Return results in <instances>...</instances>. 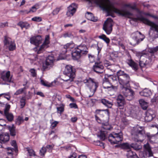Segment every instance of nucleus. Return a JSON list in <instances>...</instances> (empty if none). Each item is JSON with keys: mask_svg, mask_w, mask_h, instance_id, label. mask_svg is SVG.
<instances>
[{"mask_svg": "<svg viewBox=\"0 0 158 158\" xmlns=\"http://www.w3.org/2000/svg\"><path fill=\"white\" fill-rule=\"evenodd\" d=\"M27 149L29 156H34L35 158H40L39 156H37L36 155L35 152L33 149L29 148H27Z\"/></svg>", "mask_w": 158, "mask_h": 158, "instance_id": "31", "label": "nucleus"}, {"mask_svg": "<svg viewBox=\"0 0 158 158\" xmlns=\"http://www.w3.org/2000/svg\"><path fill=\"white\" fill-rule=\"evenodd\" d=\"M17 25L20 27L22 29L23 28L27 29L30 27V24L27 23L22 21H20L17 24Z\"/></svg>", "mask_w": 158, "mask_h": 158, "instance_id": "29", "label": "nucleus"}, {"mask_svg": "<svg viewBox=\"0 0 158 158\" xmlns=\"http://www.w3.org/2000/svg\"><path fill=\"white\" fill-rule=\"evenodd\" d=\"M54 147V145H47L45 148H46V150H48V151L49 152H52L53 148Z\"/></svg>", "mask_w": 158, "mask_h": 158, "instance_id": "54", "label": "nucleus"}, {"mask_svg": "<svg viewBox=\"0 0 158 158\" xmlns=\"http://www.w3.org/2000/svg\"><path fill=\"white\" fill-rule=\"evenodd\" d=\"M155 117V115L153 114L152 111L151 110H148L146 113L145 117V120L147 122L152 121Z\"/></svg>", "mask_w": 158, "mask_h": 158, "instance_id": "19", "label": "nucleus"}, {"mask_svg": "<svg viewBox=\"0 0 158 158\" xmlns=\"http://www.w3.org/2000/svg\"><path fill=\"white\" fill-rule=\"evenodd\" d=\"M32 20L34 21L39 22L41 20V19L40 17H35L32 18Z\"/></svg>", "mask_w": 158, "mask_h": 158, "instance_id": "61", "label": "nucleus"}, {"mask_svg": "<svg viewBox=\"0 0 158 158\" xmlns=\"http://www.w3.org/2000/svg\"><path fill=\"white\" fill-rule=\"evenodd\" d=\"M76 69L73 68V67L71 65H67L65 67L64 70V74L68 77L69 79L65 80V81H67L70 80L71 81H73V79L75 78L76 76L75 73Z\"/></svg>", "mask_w": 158, "mask_h": 158, "instance_id": "5", "label": "nucleus"}, {"mask_svg": "<svg viewBox=\"0 0 158 158\" xmlns=\"http://www.w3.org/2000/svg\"><path fill=\"white\" fill-rule=\"evenodd\" d=\"M143 59L145 62L147 68L150 67L152 65V62L151 57H145Z\"/></svg>", "mask_w": 158, "mask_h": 158, "instance_id": "32", "label": "nucleus"}, {"mask_svg": "<svg viewBox=\"0 0 158 158\" xmlns=\"http://www.w3.org/2000/svg\"><path fill=\"white\" fill-rule=\"evenodd\" d=\"M146 135L148 139L150 141H151L152 139H155V135H151L149 133H147Z\"/></svg>", "mask_w": 158, "mask_h": 158, "instance_id": "52", "label": "nucleus"}, {"mask_svg": "<svg viewBox=\"0 0 158 158\" xmlns=\"http://www.w3.org/2000/svg\"><path fill=\"white\" fill-rule=\"evenodd\" d=\"M7 151V154L8 155H11L12 156L13 155V152L14 151V149L10 147H8L6 148Z\"/></svg>", "mask_w": 158, "mask_h": 158, "instance_id": "51", "label": "nucleus"}, {"mask_svg": "<svg viewBox=\"0 0 158 158\" xmlns=\"http://www.w3.org/2000/svg\"><path fill=\"white\" fill-rule=\"evenodd\" d=\"M13 41L10 38L8 37L7 36H4V44L5 45H8L11 44L12 42H13Z\"/></svg>", "mask_w": 158, "mask_h": 158, "instance_id": "38", "label": "nucleus"}, {"mask_svg": "<svg viewBox=\"0 0 158 158\" xmlns=\"http://www.w3.org/2000/svg\"><path fill=\"white\" fill-rule=\"evenodd\" d=\"M131 148H132L136 150H139L142 148V147L140 145L136 143H131Z\"/></svg>", "mask_w": 158, "mask_h": 158, "instance_id": "36", "label": "nucleus"}, {"mask_svg": "<svg viewBox=\"0 0 158 158\" xmlns=\"http://www.w3.org/2000/svg\"><path fill=\"white\" fill-rule=\"evenodd\" d=\"M103 87L104 89H109L112 88L114 89V86L109 81L108 79L105 77L102 83Z\"/></svg>", "mask_w": 158, "mask_h": 158, "instance_id": "24", "label": "nucleus"}, {"mask_svg": "<svg viewBox=\"0 0 158 158\" xmlns=\"http://www.w3.org/2000/svg\"><path fill=\"white\" fill-rule=\"evenodd\" d=\"M111 19L110 18L107 19L103 25V29L107 35L110 34L112 30L113 24Z\"/></svg>", "mask_w": 158, "mask_h": 158, "instance_id": "8", "label": "nucleus"}, {"mask_svg": "<svg viewBox=\"0 0 158 158\" xmlns=\"http://www.w3.org/2000/svg\"><path fill=\"white\" fill-rule=\"evenodd\" d=\"M109 77L113 81H117V77L115 75H110Z\"/></svg>", "mask_w": 158, "mask_h": 158, "instance_id": "62", "label": "nucleus"}, {"mask_svg": "<svg viewBox=\"0 0 158 158\" xmlns=\"http://www.w3.org/2000/svg\"><path fill=\"white\" fill-rule=\"evenodd\" d=\"M107 132L105 131H102V129L100 131V134L98 136L100 138L103 140H104L106 136V133Z\"/></svg>", "mask_w": 158, "mask_h": 158, "instance_id": "37", "label": "nucleus"}, {"mask_svg": "<svg viewBox=\"0 0 158 158\" xmlns=\"http://www.w3.org/2000/svg\"><path fill=\"white\" fill-rule=\"evenodd\" d=\"M95 113L96 115L101 118H102L106 116H109L110 114L108 109L103 110H97L95 111Z\"/></svg>", "mask_w": 158, "mask_h": 158, "instance_id": "16", "label": "nucleus"}, {"mask_svg": "<svg viewBox=\"0 0 158 158\" xmlns=\"http://www.w3.org/2000/svg\"><path fill=\"white\" fill-rule=\"evenodd\" d=\"M102 128L103 129L105 130H110L112 128V127L107 123L106 124L105 123H102Z\"/></svg>", "mask_w": 158, "mask_h": 158, "instance_id": "42", "label": "nucleus"}, {"mask_svg": "<svg viewBox=\"0 0 158 158\" xmlns=\"http://www.w3.org/2000/svg\"><path fill=\"white\" fill-rule=\"evenodd\" d=\"M85 16L87 19L95 22L97 21V19L95 18L92 13L87 12L85 15Z\"/></svg>", "mask_w": 158, "mask_h": 158, "instance_id": "28", "label": "nucleus"}, {"mask_svg": "<svg viewBox=\"0 0 158 158\" xmlns=\"http://www.w3.org/2000/svg\"><path fill=\"white\" fill-rule=\"evenodd\" d=\"M126 156L127 158H139L136 153L130 150L127 151Z\"/></svg>", "mask_w": 158, "mask_h": 158, "instance_id": "25", "label": "nucleus"}, {"mask_svg": "<svg viewBox=\"0 0 158 158\" xmlns=\"http://www.w3.org/2000/svg\"><path fill=\"white\" fill-rule=\"evenodd\" d=\"M100 102L108 108H111L113 105L112 101L109 99H102Z\"/></svg>", "mask_w": 158, "mask_h": 158, "instance_id": "20", "label": "nucleus"}, {"mask_svg": "<svg viewBox=\"0 0 158 158\" xmlns=\"http://www.w3.org/2000/svg\"><path fill=\"white\" fill-rule=\"evenodd\" d=\"M118 146H120L121 148L122 149L129 150L131 148V144L127 143H123L120 145H116L115 147H117Z\"/></svg>", "mask_w": 158, "mask_h": 158, "instance_id": "33", "label": "nucleus"}, {"mask_svg": "<svg viewBox=\"0 0 158 158\" xmlns=\"http://www.w3.org/2000/svg\"><path fill=\"white\" fill-rule=\"evenodd\" d=\"M4 115L9 122H11L13 120L14 116L12 113L9 112L4 114Z\"/></svg>", "mask_w": 158, "mask_h": 158, "instance_id": "30", "label": "nucleus"}, {"mask_svg": "<svg viewBox=\"0 0 158 158\" xmlns=\"http://www.w3.org/2000/svg\"><path fill=\"white\" fill-rule=\"evenodd\" d=\"M75 7L76 4L72 3L68 7V10L66 14L68 16H71L73 15L76 10Z\"/></svg>", "mask_w": 158, "mask_h": 158, "instance_id": "17", "label": "nucleus"}, {"mask_svg": "<svg viewBox=\"0 0 158 158\" xmlns=\"http://www.w3.org/2000/svg\"><path fill=\"white\" fill-rule=\"evenodd\" d=\"M131 38L130 40V44L133 46H135L138 44L144 38V36L142 35V38L139 39L138 37V32L136 31L132 34Z\"/></svg>", "mask_w": 158, "mask_h": 158, "instance_id": "10", "label": "nucleus"}, {"mask_svg": "<svg viewBox=\"0 0 158 158\" xmlns=\"http://www.w3.org/2000/svg\"><path fill=\"white\" fill-rule=\"evenodd\" d=\"M69 106L71 108H77L78 107L77 105L75 103H70Z\"/></svg>", "mask_w": 158, "mask_h": 158, "instance_id": "60", "label": "nucleus"}, {"mask_svg": "<svg viewBox=\"0 0 158 158\" xmlns=\"http://www.w3.org/2000/svg\"><path fill=\"white\" fill-rule=\"evenodd\" d=\"M36 5H35V6H33L31 7V9L30 10L29 12H34L36 11V10H37V8H36L35 7Z\"/></svg>", "mask_w": 158, "mask_h": 158, "instance_id": "63", "label": "nucleus"}, {"mask_svg": "<svg viewBox=\"0 0 158 158\" xmlns=\"http://www.w3.org/2000/svg\"><path fill=\"white\" fill-rule=\"evenodd\" d=\"M11 145L14 148V150L16 153L18 151V147L16 144V141L15 140H13L11 142Z\"/></svg>", "mask_w": 158, "mask_h": 158, "instance_id": "46", "label": "nucleus"}, {"mask_svg": "<svg viewBox=\"0 0 158 158\" xmlns=\"http://www.w3.org/2000/svg\"><path fill=\"white\" fill-rule=\"evenodd\" d=\"M40 83L42 85L45 86L50 87L52 86V84H50L48 82L44 81L42 79H41Z\"/></svg>", "mask_w": 158, "mask_h": 158, "instance_id": "44", "label": "nucleus"}, {"mask_svg": "<svg viewBox=\"0 0 158 158\" xmlns=\"http://www.w3.org/2000/svg\"><path fill=\"white\" fill-rule=\"evenodd\" d=\"M127 62L129 65L131 67L132 69L135 71H136L138 69V64L133 61L132 59H127Z\"/></svg>", "mask_w": 158, "mask_h": 158, "instance_id": "21", "label": "nucleus"}, {"mask_svg": "<svg viewBox=\"0 0 158 158\" xmlns=\"http://www.w3.org/2000/svg\"><path fill=\"white\" fill-rule=\"evenodd\" d=\"M88 52V48L86 46L81 44L78 46L72 51V56L73 60H77L82 56L87 54Z\"/></svg>", "mask_w": 158, "mask_h": 158, "instance_id": "2", "label": "nucleus"}, {"mask_svg": "<svg viewBox=\"0 0 158 158\" xmlns=\"http://www.w3.org/2000/svg\"><path fill=\"white\" fill-rule=\"evenodd\" d=\"M58 123V122L56 121H55L54 122H53L51 125L52 128L53 129L55 128L57 124Z\"/></svg>", "mask_w": 158, "mask_h": 158, "instance_id": "64", "label": "nucleus"}, {"mask_svg": "<svg viewBox=\"0 0 158 158\" xmlns=\"http://www.w3.org/2000/svg\"><path fill=\"white\" fill-rule=\"evenodd\" d=\"M121 89L124 95L127 98V100H131L133 98L134 92L130 89V86L122 88Z\"/></svg>", "mask_w": 158, "mask_h": 158, "instance_id": "11", "label": "nucleus"}, {"mask_svg": "<svg viewBox=\"0 0 158 158\" xmlns=\"http://www.w3.org/2000/svg\"><path fill=\"white\" fill-rule=\"evenodd\" d=\"M134 20L137 21L139 20L143 23L147 24L151 26L150 29L154 31V33L156 31V34L155 35L153 36L154 39H156L158 37V25H156L154 23L149 20L148 19L144 17L142 15H140L137 16L136 18L134 19Z\"/></svg>", "mask_w": 158, "mask_h": 158, "instance_id": "3", "label": "nucleus"}, {"mask_svg": "<svg viewBox=\"0 0 158 158\" xmlns=\"http://www.w3.org/2000/svg\"><path fill=\"white\" fill-rule=\"evenodd\" d=\"M9 46V49L10 51H13L16 48L15 44L14 42H12V43L8 45Z\"/></svg>", "mask_w": 158, "mask_h": 158, "instance_id": "47", "label": "nucleus"}, {"mask_svg": "<svg viewBox=\"0 0 158 158\" xmlns=\"http://www.w3.org/2000/svg\"><path fill=\"white\" fill-rule=\"evenodd\" d=\"M46 151V148L45 147H43L40 150V155L42 157L44 156Z\"/></svg>", "mask_w": 158, "mask_h": 158, "instance_id": "45", "label": "nucleus"}, {"mask_svg": "<svg viewBox=\"0 0 158 158\" xmlns=\"http://www.w3.org/2000/svg\"><path fill=\"white\" fill-rule=\"evenodd\" d=\"M117 106L120 109H123L125 102L124 98L121 94L118 95L116 98Z\"/></svg>", "mask_w": 158, "mask_h": 158, "instance_id": "14", "label": "nucleus"}, {"mask_svg": "<svg viewBox=\"0 0 158 158\" xmlns=\"http://www.w3.org/2000/svg\"><path fill=\"white\" fill-rule=\"evenodd\" d=\"M2 95H4V96H7V97H6V98L8 100H10V97L9 93H3L0 94V97H1Z\"/></svg>", "mask_w": 158, "mask_h": 158, "instance_id": "56", "label": "nucleus"}, {"mask_svg": "<svg viewBox=\"0 0 158 158\" xmlns=\"http://www.w3.org/2000/svg\"><path fill=\"white\" fill-rule=\"evenodd\" d=\"M54 60L55 59L52 55L48 56L46 58L45 63L43 64V69L44 70H48L52 68L53 66Z\"/></svg>", "mask_w": 158, "mask_h": 158, "instance_id": "7", "label": "nucleus"}, {"mask_svg": "<svg viewBox=\"0 0 158 158\" xmlns=\"http://www.w3.org/2000/svg\"><path fill=\"white\" fill-rule=\"evenodd\" d=\"M125 7H128L132 10L139 11V9L136 7V4L134 3L133 4L131 3L126 4L124 5Z\"/></svg>", "mask_w": 158, "mask_h": 158, "instance_id": "34", "label": "nucleus"}, {"mask_svg": "<svg viewBox=\"0 0 158 158\" xmlns=\"http://www.w3.org/2000/svg\"><path fill=\"white\" fill-rule=\"evenodd\" d=\"M108 139L111 144H118L119 142L122 141L123 134L121 131L118 133L113 132L109 134Z\"/></svg>", "mask_w": 158, "mask_h": 158, "instance_id": "4", "label": "nucleus"}, {"mask_svg": "<svg viewBox=\"0 0 158 158\" xmlns=\"http://www.w3.org/2000/svg\"><path fill=\"white\" fill-rule=\"evenodd\" d=\"M10 106L9 104H6L5 106V108L4 110V114L9 113Z\"/></svg>", "mask_w": 158, "mask_h": 158, "instance_id": "53", "label": "nucleus"}, {"mask_svg": "<svg viewBox=\"0 0 158 158\" xmlns=\"http://www.w3.org/2000/svg\"><path fill=\"white\" fill-rule=\"evenodd\" d=\"M139 65L141 68L144 67H146V66L145 64V62L144 60L143 61L140 60L139 62Z\"/></svg>", "mask_w": 158, "mask_h": 158, "instance_id": "55", "label": "nucleus"}, {"mask_svg": "<svg viewBox=\"0 0 158 158\" xmlns=\"http://www.w3.org/2000/svg\"><path fill=\"white\" fill-rule=\"evenodd\" d=\"M73 42H71L69 43H68L66 44V45L64 46V51L66 52H67V49L68 48H71L73 47Z\"/></svg>", "mask_w": 158, "mask_h": 158, "instance_id": "41", "label": "nucleus"}, {"mask_svg": "<svg viewBox=\"0 0 158 158\" xmlns=\"http://www.w3.org/2000/svg\"><path fill=\"white\" fill-rule=\"evenodd\" d=\"M30 72L32 74V76L33 77H34L36 76V74L35 72V70L34 69H31L30 70Z\"/></svg>", "mask_w": 158, "mask_h": 158, "instance_id": "58", "label": "nucleus"}, {"mask_svg": "<svg viewBox=\"0 0 158 158\" xmlns=\"http://www.w3.org/2000/svg\"><path fill=\"white\" fill-rule=\"evenodd\" d=\"M140 94L143 96L148 97L151 94V92L148 89H145L140 92Z\"/></svg>", "mask_w": 158, "mask_h": 158, "instance_id": "26", "label": "nucleus"}, {"mask_svg": "<svg viewBox=\"0 0 158 158\" xmlns=\"http://www.w3.org/2000/svg\"><path fill=\"white\" fill-rule=\"evenodd\" d=\"M49 36L46 35L44 42L39 48L37 52L38 54H40L43 52L44 50L45 49L48 47V44H49Z\"/></svg>", "mask_w": 158, "mask_h": 158, "instance_id": "15", "label": "nucleus"}, {"mask_svg": "<svg viewBox=\"0 0 158 158\" xmlns=\"http://www.w3.org/2000/svg\"><path fill=\"white\" fill-rule=\"evenodd\" d=\"M26 98L25 96H23L20 100V108H23L25 106L26 104Z\"/></svg>", "mask_w": 158, "mask_h": 158, "instance_id": "40", "label": "nucleus"}, {"mask_svg": "<svg viewBox=\"0 0 158 158\" xmlns=\"http://www.w3.org/2000/svg\"><path fill=\"white\" fill-rule=\"evenodd\" d=\"M9 139L10 136L8 133L0 134V143H4L9 141Z\"/></svg>", "mask_w": 158, "mask_h": 158, "instance_id": "22", "label": "nucleus"}, {"mask_svg": "<svg viewBox=\"0 0 158 158\" xmlns=\"http://www.w3.org/2000/svg\"><path fill=\"white\" fill-rule=\"evenodd\" d=\"M133 139L135 142H142L145 135V131L143 127L137 125L133 127L131 131Z\"/></svg>", "mask_w": 158, "mask_h": 158, "instance_id": "1", "label": "nucleus"}, {"mask_svg": "<svg viewBox=\"0 0 158 158\" xmlns=\"http://www.w3.org/2000/svg\"><path fill=\"white\" fill-rule=\"evenodd\" d=\"M8 26V23L6 22L4 23H1L0 24V27L3 28Z\"/></svg>", "mask_w": 158, "mask_h": 158, "instance_id": "59", "label": "nucleus"}, {"mask_svg": "<svg viewBox=\"0 0 158 158\" xmlns=\"http://www.w3.org/2000/svg\"><path fill=\"white\" fill-rule=\"evenodd\" d=\"M104 67L100 62H95L93 67V70L98 74H101L104 72Z\"/></svg>", "mask_w": 158, "mask_h": 158, "instance_id": "13", "label": "nucleus"}, {"mask_svg": "<svg viewBox=\"0 0 158 158\" xmlns=\"http://www.w3.org/2000/svg\"><path fill=\"white\" fill-rule=\"evenodd\" d=\"M64 37V38L69 37L72 38L73 37V35L71 32H65L63 35Z\"/></svg>", "mask_w": 158, "mask_h": 158, "instance_id": "50", "label": "nucleus"}, {"mask_svg": "<svg viewBox=\"0 0 158 158\" xmlns=\"http://www.w3.org/2000/svg\"><path fill=\"white\" fill-rule=\"evenodd\" d=\"M139 102L143 110H146L147 109L148 106V104L147 102H145L143 99L139 100Z\"/></svg>", "mask_w": 158, "mask_h": 158, "instance_id": "35", "label": "nucleus"}, {"mask_svg": "<svg viewBox=\"0 0 158 158\" xmlns=\"http://www.w3.org/2000/svg\"><path fill=\"white\" fill-rule=\"evenodd\" d=\"M42 40V38L40 36L37 35L35 37H31L30 38V43L35 45H38L40 44Z\"/></svg>", "mask_w": 158, "mask_h": 158, "instance_id": "18", "label": "nucleus"}, {"mask_svg": "<svg viewBox=\"0 0 158 158\" xmlns=\"http://www.w3.org/2000/svg\"><path fill=\"white\" fill-rule=\"evenodd\" d=\"M83 82L89 88L91 89L92 87L91 85H93L94 87V92H95L98 87L99 84L98 82H95L94 79H92L90 77H87L83 81Z\"/></svg>", "mask_w": 158, "mask_h": 158, "instance_id": "9", "label": "nucleus"}, {"mask_svg": "<svg viewBox=\"0 0 158 158\" xmlns=\"http://www.w3.org/2000/svg\"><path fill=\"white\" fill-rule=\"evenodd\" d=\"M23 92V89H22L21 88L17 90L16 92L14 94V95H18L19 94H21Z\"/></svg>", "mask_w": 158, "mask_h": 158, "instance_id": "57", "label": "nucleus"}, {"mask_svg": "<svg viewBox=\"0 0 158 158\" xmlns=\"http://www.w3.org/2000/svg\"><path fill=\"white\" fill-rule=\"evenodd\" d=\"M8 129L9 130L10 135L12 136H15L16 135V131L15 130V127L13 124L12 126H8Z\"/></svg>", "mask_w": 158, "mask_h": 158, "instance_id": "27", "label": "nucleus"}, {"mask_svg": "<svg viewBox=\"0 0 158 158\" xmlns=\"http://www.w3.org/2000/svg\"><path fill=\"white\" fill-rule=\"evenodd\" d=\"M126 74H127V73H125L123 71L121 70L118 71L117 72V75L118 76V79H119V78L122 77Z\"/></svg>", "mask_w": 158, "mask_h": 158, "instance_id": "48", "label": "nucleus"}, {"mask_svg": "<svg viewBox=\"0 0 158 158\" xmlns=\"http://www.w3.org/2000/svg\"><path fill=\"white\" fill-rule=\"evenodd\" d=\"M118 80L120 84L121 85V88L130 86L129 81L130 77L128 74H127L122 77L119 78Z\"/></svg>", "mask_w": 158, "mask_h": 158, "instance_id": "12", "label": "nucleus"}, {"mask_svg": "<svg viewBox=\"0 0 158 158\" xmlns=\"http://www.w3.org/2000/svg\"><path fill=\"white\" fill-rule=\"evenodd\" d=\"M143 151L139 153V156L142 158H146L153 156L152 148L148 143L144 144L143 147Z\"/></svg>", "mask_w": 158, "mask_h": 158, "instance_id": "6", "label": "nucleus"}, {"mask_svg": "<svg viewBox=\"0 0 158 158\" xmlns=\"http://www.w3.org/2000/svg\"><path fill=\"white\" fill-rule=\"evenodd\" d=\"M98 37L99 38L103 40L107 44H108L110 42V40L104 34H102L101 35L99 36Z\"/></svg>", "mask_w": 158, "mask_h": 158, "instance_id": "39", "label": "nucleus"}, {"mask_svg": "<svg viewBox=\"0 0 158 158\" xmlns=\"http://www.w3.org/2000/svg\"><path fill=\"white\" fill-rule=\"evenodd\" d=\"M23 121V118L20 116H19L15 120L16 124L19 125Z\"/></svg>", "mask_w": 158, "mask_h": 158, "instance_id": "43", "label": "nucleus"}, {"mask_svg": "<svg viewBox=\"0 0 158 158\" xmlns=\"http://www.w3.org/2000/svg\"><path fill=\"white\" fill-rule=\"evenodd\" d=\"M1 78L4 81L8 82H11V77H10V72L8 71L5 74H2Z\"/></svg>", "mask_w": 158, "mask_h": 158, "instance_id": "23", "label": "nucleus"}, {"mask_svg": "<svg viewBox=\"0 0 158 158\" xmlns=\"http://www.w3.org/2000/svg\"><path fill=\"white\" fill-rule=\"evenodd\" d=\"M56 109L57 110V112L58 113L60 114V115H61V114L64 112V107L62 106L57 107Z\"/></svg>", "mask_w": 158, "mask_h": 158, "instance_id": "49", "label": "nucleus"}]
</instances>
